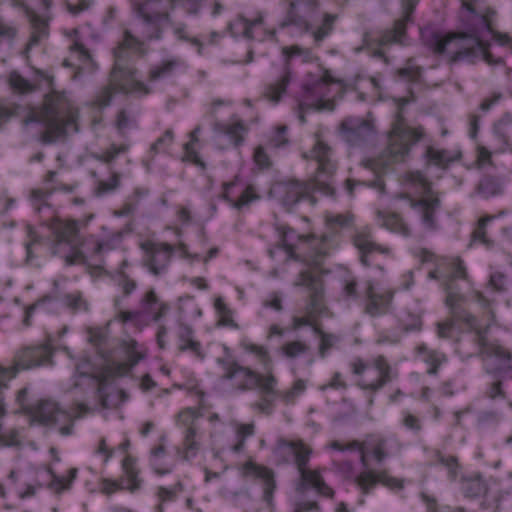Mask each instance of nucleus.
<instances>
[{
    "mask_svg": "<svg viewBox=\"0 0 512 512\" xmlns=\"http://www.w3.org/2000/svg\"><path fill=\"white\" fill-rule=\"evenodd\" d=\"M148 52L145 41L139 40L129 30L114 49V65L106 87L98 89V126L101 124V110L112 104L117 97L128 95L143 96L150 92L149 87L139 80L137 60Z\"/></svg>",
    "mask_w": 512,
    "mask_h": 512,
    "instance_id": "nucleus-7",
    "label": "nucleus"
},
{
    "mask_svg": "<svg viewBox=\"0 0 512 512\" xmlns=\"http://www.w3.org/2000/svg\"><path fill=\"white\" fill-rule=\"evenodd\" d=\"M308 351V346L302 341H290L283 344L280 348V352L287 358H295Z\"/></svg>",
    "mask_w": 512,
    "mask_h": 512,
    "instance_id": "nucleus-55",
    "label": "nucleus"
},
{
    "mask_svg": "<svg viewBox=\"0 0 512 512\" xmlns=\"http://www.w3.org/2000/svg\"><path fill=\"white\" fill-rule=\"evenodd\" d=\"M57 190H63L65 192H72L73 191V186L65 185V184H59L58 186L53 187L49 191H45V190H42V189H36V190L32 191L31 197H32V200L34 201V206H35V209H36L37 212L41 211V205L38 204V202L43 201L53 191H57Z\"/></svg>",
    "mask_w": 512,
    "mask_h": 512,
    "instance_id": "nucleus-56",
    "label": "nucleus"
},
{
    "mask_svg": "<svg viewBox=\"0 0 512 512\" xmlns=\"http://www.w3.org/2000/svg\"><path fill=\"white\" fill-rule=\"evenodd\" d=\"M507 284L506 276L498 271L492 272L489 276L488 288L493 292L502 293Z\"/></svg>",
    "mask_w": 512,
    "mask_h": 512,
    "instance_id": "nucleus-63",
    "label": "nucleus"
},
{
    "mask_svg": "<svg viewBox=\"0 0 512 512\" xmlns=\"http://www.w3.org/2000/svg\"><path fill=\"white\" fill-rule=\"evenodd\" d=\"M141 307L142 310H121L106 327L98 326V359H103V364L98 365V410L118 409L129 399L122 379L132 378L134 369L148 356L146 345L132 337L106 340L109 328L118 323L141 331L151 320L159 321L168 310L153 289L146 292Z\"/></svg>",
    "mask_w": 512,
    "mask_h": 512,
    "instance_id": "nucleus-3",
    "label": "nucleus"
},
{
    "mask_svg": "<svg viewBox=\"0 0 512 512\" xmlns=\"http://www.w3.org/2000/svg\"><path fill=\"white\" fill-rule=\"evenodd\" d=\"M166 435L162 434L160 436V443L153 447L150 452V464L153 468V470L159 474L163 475L166 473L171 472L172 466L167 465L165 463L166 459V449H165V442H166Z\"/></svg>",
    "mask_w": 512,
    "mask_h": 512,
    "instance_id": "nucleus-41",
    "label": "nucleus"
},
{
    "mask_svg": "<svg viewBox=\"0 0 512 512\" xmlns=\"http://www.w3.org/2000/svg\"><path fill=\"white\" fill-rule=\"evenodd\" d=\"M494 218V216L487 215L478 220L471 235L470 246L475 243H480L488 248L492 246L493 242L486 235V227Z\"/></svg>",
    "mask_w": 512,
    "mask_h": 512,
    "instance_id": "nucleus-49",
    "label": "nucleus"
},
{
    "mask_svg": "<svg viewBox=\"0 0 512 512\" xmlns=\"http://www.w3.org/2000/svg\"><path fill=\"white\" fill-rule=\"evenodd\" d=\"M398 181L404 189L412 190L415 197L402 192L397 195V198L408 200L411 207L421 212L424 228L435 231L438 227L435 213L440 206V200L433 190L432 182L420 170L406 171L399 176Z\"/></svg>",
    "mask_w": 512,
    "mask_h": 512,
    "instance_id": "nucleus-12",
    "label": "nucleus"
},
{
    "mask_svg": "<svg viewBox=\"0 0 512 512\" xmlns=\"http://www.w3.org/2000/svg\"><path fill=\"white\" fill-rule=\"evenodd\" d=\"M420 496L422 501L426 505L427 512H465V510L461 507L451 508L446 506L443 507L442 509H439L435 498L430 497L424 492H422Z\"/></svg>",
    "mask_w": 512,
    "mask_h": 512,
    "instance_id": "nucleus-61",
    "label": "nucleus"
},
{
    "mask_svg": "<svg viewBox=\"0 0 512 512\" xmlns=\"http://www.w3.org/2000/svg\"><path fill=\"white\" fill-rule=\"evenodd\" d=\"M50 229L54 237V255H63L68 265L86 261L89 249L85 244L77 247L79 228L76 221L55 219L51 222Z\"/></svg>",
    "mask_w": 512,
    "mask_h": 512,
    "instance_id": "nucleus-17",
    "label": "nucleus"
},
{
    "mask_svg": "<svg viewBox=\"0 0 512 512\" xmlns=\"http://www.w3.org/2000/svg\"><path fill=\"white\" fill-rule=\"evenodd\" d=\"M149 189L144 187H136L133 194L127 199L123 206L114 211V215L117 217H127L132 215L136 209L140 199L148 196Z\"/></svg>",
    "mask_w": 512,
    "mask_h": 512,
    "instance_id": "nucleus-45",
    "label": "nucleus"
},
{
    "mask_svg": "<svg viewBox=\"0 0 512 512\" xmlns=\"http://www.w3.org/2000/svg\"><path fill=\"white\" fill-rule=\"evenodd\" d=\"M18 34V29L13 22L6 20L0 14V42L8 41L12 42Z\"/></svg>",
    "mask_w": 512,
    "mask_h": 512,
    "instance_id": "nucleus-60",
    "label": "nucleus"
},
{
    "mask_svg": "<svg viewBox=\"0 0 512 512\" xmlns=\"http://www.w3.org/2000/svg\"><path fill=\"white\" fill-rule=\"evenodd\" d=\"M414 100L415 95L411 89L408 96L393 98L396 111L391 128L387 132V145L378 156L365 158L362 161L363 167L374 174V179L372 181L347 179L345 184L349 195H353L358 185L374 188L380 194H384L386 190L384 177L393 170L395 164L404 162L412 147L424 137L422 126L411 127L406 121L405 107Z\"/></svg>",
    "mask_w": 512,
    "mask_h": 512,
    "instance_id": "nucleus-5",
    "label": "nucleus"
},
{
    "mask_svg": "<svg viewBox=\"0 0 512 512\" xmlns=\"http://www.w3.org/2000/svg\"><path fill=\"white\" fill-rule=\"evenodd\" d=\"M339 19L338 14L325 13L322 18L321 24L312 31L313 38L316 42L323 41L331 34L334 25Z\"/></svg>",
    "mask_w": 512,
    "mask_h": 512,
    "instance_id": "nucleus-50",
    "label": "nucleus"
},
{
    "mask_svg": "<svg viewBox=\"0 0 512 512\" xmlns=\"http://www.w3.org/2000/svg\"><path fill=\"white\" fill-rule=\"evenodd\" d=\"M420 0H401L403 15L394 22L390 29L379 31L375 36L371 32L363 34V45L358 50L366 49L372 56L388 63L384 48L389 44L405 45L407 40V25L413 20V13Z\"/></svg>",
    "mask_w": 512,
    "mask_h": 512,
    "instance_id": "nucleus-16",
    "label": "nucleus"
},
{
    "mask_svg": "<svg viewBox=\"0 0 512 512\" xmlns=\"http://www.w3.org/2000/svg\"><path fill=\"white\" fill-rule=\"evenodd\" d=\"M29 21L31 24V35L29 41L26 45V50H30L33 47L39 45V43L48 37L49 35V26L48 19L38 15L34 11L28 12Z\"/></svg>",
    "mask_w": 512,
    "mask_h": 512,
    "instance_id": "nucleus-36",
    "label": "nucleus"
},
{
    "mask_svg": "<svg viewBox=\"0 0 512 512\" xmlns=\"http://www.w3.org/2000/svg\"><path fill=\"white\" fill-rule=\"evenodd\" d=\"M424 157L428 165L446 169L451 163L462 158V152L460 150L451 152L446 149H436L433 146H428Z\"/></svg>",
    "mask_w": 512,
    "mask_h": 512,
    "instance_id": "nucleus-34",
    "label": "nucleus"
},
{
    "mask_svg": "<svg viewBox=\"0 0 512 512\" xmlns=\"http://www.w3.org/2000/svg\"><path fill=\"white\" fill-rule=\"evenodd\" d=\"M189 393L196 395L199 398V405L197 407H187L181 410L177 416L176 424L185 429V436L182 446L177 448L179 458L183 460H190L196 456L199 450V444L196 441L197 425L199 419L202 417L203 402L205 393L197 386L189 389Z\"/></svg>",
    "mask_w": 512,
    "mask_h": 512,
    "instance_id": "nucleus-18",
    "label": "nucleus"
},
{
    "mask_svg": "<svg viewBox=\"0 0 512 512\" xmlns=\"http://www.w3.org/2000/svg\"><path fill=\"white\" fill-rule=\"evenodd\" d=\"M217 363L223 371V378L234 381L238 389H258L262 392L263 395L259 401L252 405L255 410L266 415L273 412L275 398H279V391L275 390L276 379L273 375H262L226 357L218 358Z\"/></svg>",
    "mask_w": 512,
    "mask_h": 512,
    "instance_id": "nucleus-10",
    "label": "nucleus"
},
{
    "mask_svg": "<svg viewBox=\"0 0 512 512\" xmlns=\"http://www.w3.org/2000/svg\"><path fill=\"white\" fill-rule=\"evenodd\" d=\"M183 487L180 482L174 484L171 487L159 486L157 490V497L159 499V504L157 505L156 512H164L163 504L166 502L174 501L178 495L182 491ZM113 512H133L132 510L126 509L124 507H115Z\"/></svg>",
    "mask_w": 512,
    "mask_h": 512,
    "instance_id": "nucleus-44",
    "label": "nucleus"
},
{
    "mask_svg": "<svg viewBox=\"0 0 512 512\" xmlns=\"http://www.w3.org/2000/svg\"><path fill=\"white\" fill-rule=\"evenodd\" d=\"M323 0H291L290 7L286 18L280 24V28L284 29L290 25L297 27L303 32H310L312 25L303 16L299 15V11L310 14L315 12L321 5ZM339 6H344L350 0H332Z\"/></svg>",
    "mask_w": 512,
    "mask_h": 512,
    "instance_id": "nucleus-28",
    "label": "nucleus"
},
{
    "mask_svg": "<svg viewBox=\"0 0 512 512\" xmlns=\"http://www.w3.org/2000/svg\"><path fill=\"white\" fill-rule=\"evenodd\" d=\"M255 432L254 423H244L236 425V443L232 446L234 453H240L245 447V441L248 437L252 436Z\"/></svg>",
    "mask_w": 512,
    "mask_h": 512,
    "instance_id": "nucleus-52",
    "label": "nucleus"
},
{
    "mask_svg": "<svg viewBox=\"0 0 512 512\" xmlns=\"http://www.w3.org/2000/svg\"><path fill=\"white\" fill-rule=\"evenodd\" d=\"M206 0H145L132 3L133 12L144 22L149 29L147 38L159 40L163 30L173 26L170 13L181 7L189 14H196L203 7Z\"/></svg>",
    "mask_w": 512,
    "mask_h": 512,
    "instance_id": "nucleus-11",
    "label": "nucleus"
},
{
    "mask_svg": "<svg viewBox=\"0 0 512 512\" xmlns=\"http://www.w3.org/2000/svg\"><path fill=\"white\" fill-rule=\"evenodd\" d=\"M377 217L381 224L389 231L400 234L402 236L409 235V227L400 214L378 211Z\"/></svg>",
    "mask_w": 512,
    "mask_h": 512,
    "instance_id": "nucleus-42",
    "label": "nucleus"
},
{
    "mask_svg": "<svg viewBox=\"0 0 512 512\" xmlns=\"http://www.w3.org/2000/svg\"><path fill=\"white\" fill-rule=\"evenodd\" d=\"M346 91L344 80L332 76L331 71L320 68L318 74L307 73L297 104V117L301 124L310 112L333 111Z\"/></svg>",
    "mask_w": 512,
    "mask_h": 512,
    "instance_id": "nucleus-9",
    "label": "nucleus"
},
{
    "mask_svg": "<svg viewBox=\"0 0 512 512\" xmlns=\"http://www.w3.org/2000/svg\"><path fill=\"white\" fill-rule=\"evenodd\" d=\"M52 349L48 344L26 347L16 355V365L22 369H30L51 362Z\"/></svg>",
    "mask_w": 512,
    "mask_h": 512,
    "instance_id": "nucleus-32",
    "label": "nucleus"
},
{
    "mask_svg": "<svg viewBox=\"0 0 512 512\" xmlns=\"http://www.w3.org/2000/svg\"><path fill=\"white\" fill-rule=\"evenodd\" d=\"M512 126V114L505 113L499 120L493 125V135L497 138L506 148L509 147V136L508 132Z\"/></svg>",
    "mask_w": 512,
    "mask_h": 512,
    "instance_id": "nucleus-46",
    "label": "nucleus"
},
{
    "mask_svg": "<svg viewBox=\"0 0 512 512\" xmlns=\"http://www.w3.org/2000/svg\"><path fill=\"white\" fill-rule=\"evenodd\" d=\"M416 356L427 364V372L429 374H436L440 365L447 360L445 354L429 349L425 344H420L416 347Z\"/></svg>",
    "mask_w": 512,
    "mask_h": 512,
    "instance_id": "nucleus-40",
    "label": "nucleus"
},
{
    "mask_svg": "<svg viewBox=\"0 0 512 512\" xmlns=\"http://www.w3.org/2000/svg\"><path fill=\"white\" fill-rule=\"evenodd\" d=\"M127 149H128V146L126 144H120V145L111 144L107 150H105L101 153L98 152L97 159H98V161H102V162H111L119 154L125 152Z\"/></svg>",
    "mask_w": 512,
    "mask_h": 512,
    "instance_id": "nucleus-62",
    "label": "nucleus"
},
{
    "mask_svg": "<svg viewBox=\"0 0 512 512\" xmlns=\"http://www.w3.org/2000/svg\"><path fill=\"white\" fill-rule=\"evenodd\" d=\"M398 76L411 85H421L423 81V68L412 63L409 60L406 66L397 70Z\"/></svg>",
    "mask_w": 512,
    "mask_h": 512,
    "instance_id": "nucleus-47",
    "label": "nucleus"
},
{
    "mask_svg": "<svg viewBox=\"0 0 512 512\" xmlns=\"http://www.w3.org/2000/svg\"><path fill=\"white\" fill-rule=\"evenodd\" d=\"M241 346L246 352L255 355L261 361L265 362L269 359L268 350L264 345L243 341Z\"/></svg>",
    "mask_w": 512,
    "mask_h": 512,
    "instance_id": "nucleus-64",
    "label": "nucleus"
},
{
    "mask_svg": "<svg viewBox=\"0 0 512 512\" xmlns=\"http://www.w3.org/2000/svg\"><path fill=\"white\" fill-rule=\"evenodd\" d=\"M311 449L302 440L278 439L274 454L281 458L283 462H288L294 458L295 464L301 476V481L297 485V491L303 492L307 489H313L323 497L332 498L333 489L326 484L319 470H310L307 464L310 460Z\"/></svg>",
    "mask_w": 512,
    "mask_h": 512,
    "instance_id": "nucleus-13",
    "label": "nucleus"
},
{
    "mask_svg": "<svg viewBox=\"0 0 512 512\" xmlns=\"http://www.w3.org/2000/svg\"><path fill=\"white\" fill-rule=\"evenodd\" d=\"M248 130L242 120H236L231 123L217 122L214 125V133L217 139H225L226 146H239L243 143Z\"/></svg>",
    "mask_w": 512,
    "mask_h": 512,
    "instance_id": "nucleus-33",
    "label": "nucleus"
},
{
    "mask_svg": "<svg viewBox=\"0 0 512 512\" xmlns=\"http://www.w3.org/2000/svg\"><path fill=\"white\" fill-rule=\"evenodd\" d=\"M282 55L284 66L280 77L275 82L267 84L263 91V98L273 104H277L281 100L292 80L291 60L299 57L302 62L310 63L315 59L311 49L298 45L284 46Z\"/></svg>",
    "mask_w": 512,
    "mask_h": 512,
    "instance_id": "nucleus-20",
    "label": "nucleus"
},
{
    "mask_svg": "<svg viewBox=\"0 0 512 512\" xmlns=\"http://www.w3.org/2000/svg\"><path fill=\"white\" fill-rule=\"evenodd\" d=\"M386 439L380 434H369L363 441L353 440L348 443L333 441L331 448L337 451H356L360 455V461L364 470L354 478V484L360 490L362 496L368 494L377 484H382L392 490H400L404 487V481L391 476L386 470L375 471L369 469V460L382 462L386 456Z\"/></svg>",
    "mask_w": 512,
    "mask_h": 512,
    "instance_id": "nucleus-8",
    "label": "nucleus"
},
{
    "mask_svg": "<svg viewBox=\"0 0 512 512\" xmlns=\"http://www.w3.org/2000/svg\"><path fill=\"white\" fill-rule=\"evenodd\" d=\"M178 309L183 316L200 317L202 315L201 309L197 306L193 296L185 295L178 299Z\"/></svg>",
    "mask_w": 512,
    "mask_h": 512,
    "instance_id": "nucleus-53",
    "label": "nucleus"
},
{
    "mask_svg": "<svg viewBox=\"0 0 512 512\" xmlns=\"http://www.w3.org/2000/svg\"><path fill=\"white\" fill-rule=\"evenodd\" d=\"M461 488L465 497L482 498L481 505L491 512H499L502 502L508 493L500 491V485L495 480H485L479 473L462 479Z\"/></svg>",
    "mask_w": 512,
    "mask_h": 512,
    "instance_id": "nucleus-21",
    "label": "nucleus"
},
{
    "mask_svg": "<svg viewBox=\"0 0 512 512\" xmlns=\"http://www.w3.org/2000/svg\"><path fill=\"white\" fill-rule=\"evenodd\" d=\"M29 413L37 422L46 426H59L61 435L67 436L72 433V416L59 408L52 400L42 399L29 408Z\"/></svg>",
    "mask_w": 512,
    "mask_h": 512,
    "instance_id": "nucleus-23",
    "label": "nucleus"
},
{
    "mask_svg": "<svg viewBox=\"0 0 512 512\" xmlns=\"http://www.w3.org/2000/svg\"><path fill=\"white\" fill-rule=\"evenodd\" d=\"M501 190L502 186L499 180L491 176L483 177L477 186V193L484 198L498 195Z\"/></svg>",
    "mask_w": 512,
    "mask_h": 512,
    "instance_id": "nucleus-51",
    "label": "nucleus"
},
{
    "mask_svg": "<svg viewBox=\"0 0 512 512\" xmlns=\"http://www.w3.org/2000/svg\"><path fill=\"white\" fill-rule=\"evenodd\" d=\"M496 11L492 8H487L486 13L479 17L483 27L487 30V33L491 35L492 39L502 47H509L512 49V36L508 33L500 32L495 29Z\"/></svg>",
    "mask_w": 512,
    "mask_h": 512,
    "instance_id": "nucleus-39",
    "label": "nucleus"
},
{
    "mask_svg": "<svg viewBox=\"0 0 512 512\" xmlns=\"http://www.w3.org/2000/svg\"><path fill=\"white\" fill-rule=\"evenodd\" d=\"M306 390V381L297 379L292 387L288 390L279 391V398L286 404L294 403L296 398L303 394Z\"/></svg>",
    "mask_w": 512,
    "mask_h": 512,
    "instance_id": "nucleus-54",
    "label": "nucleus"
},
{
    "mask_svg": "<svg viewBox=\"0 0 512 512\" xmlns=\"http://www.w3.org/2000/svg\"><path fill=\"white\" fill-rule=\"evenodd\" d=\"M382 289L380 283L374 280L366 282L365 297L367 300L365 311L371 316H378L385 314L392 303L394 291L387 289L382 292L377 290Z\"/></svg>",
    "mask_w": 512,
    "mask_h": 512,
    "instance_id": "nucleus-30",
    "label": "nucleus"
},
{
    "mask_svg": "<svg viewBox=\"0 0 512 512\" xmlns=\"http://www.w3.org/2000/svg\"><path fill=\"white\" fill-rule=\"evenodd\" d=\"M173 33L177 39L191 43L196 48L198 55L202 56L204 54L203 43L197 37L188 36L185 25L180 24L173 26Z\"/></svg>",
    "mask_w": 512,
    "mask_h": 512,
    "instance_id": "nucleus-57",
    "label": "nucleus"
},
{
    "mask_svg": "<svg viewBox=\"0 0 512 512\" xmlns=\"http://www.w3.org/2000/svg\"><path fill=\"white\" fill-rule=\"evenodd\" d=\"M243 477L262 480L263 482V501L272 509L274 506V492L276 490L275 475L272 469L257 464L252 459L247 460L239 467Z\"/></svg>",
    "mask_w": 512,
    "mask_h": 512,
    "instance_id": "nucleus-29",
    "label": "nucleus"
},
{
    "mask_svg": "<svg viewBox=\"0 0 512 512\" xmlns=\"http://www.w3.org/2000/svg\"><path fill=\"white\" fill-rule=\"evenodd\" d=\"M70 390L75 396L77 416L81 417L90 410L86 401L96 397V365L89 357L77 363Z\"/></svg>",
    "mask_w": 512,
    "mask_h": 512,
    "instance_id": "nucleus-19",
    "label": "nucleus"
},
{
    "mask_svg": "<svg viewBox=\"0 0 512 512\" xmlns=\"http://www.w3.org/2000/svg\"><path fill=\"white\" fill-rule=\"evenodd\" d=\"M352 372L355 375L362 376L365 373L371 374L373 379L366 380L364 376L359 381V386L365 390L375 391L381 388L390 380V365L382 355L377 356L371 366L367 365L362 359L358 358L352 362Z\"/></svg>",
    "mask_w": 512,
    "mask_h": 512,
    "instance_id": "nucleus-26",
    "label": "nucleus"
},
{
    "mask_svg": "<svg viewBox=\"0 0 512 512\" xmlns=\"http://www.w3.org/2000/svg\"><path fill=\"white\" fill-rule=\"evenodd\" d=\"M228 32L233 38L244 37L247 40L276 41V30L265 26L264 17L258 14L253 20L238 16L228 24Z\"/></svg>",
    "mask_w": 512,
    "mask_h": 512,
    "instance_id": "nucleus-25",
    "label": "nucleus"
},
{
    "mask_svg": "<svg viewBox=\"0 0 512 512\" xmlns=\"http://www.w3.org/2000/svg\"><path fill=\"white\" fill-rule=\"evenodd\" d=\"M478 0H461L462 8L468 13L460 17L462 30L442 33L430 26L420 27L419 35L424 47L436 56L444 57L449 65H474L483 60L489 66L503 68L509 76L510 69L506 67L503 58L495 57L491 51L489 41L483 39L482 33L487 30L483 27L479 17L486 13L476 11L475 3Z\"/></svg>",
    "mask_w": 512,
    "mask_h": 512,
    "instance_id": "nucleus-4",
    "label": "nucleus"
},
{
    "mask_svg": "<svg viewBox=\"0 0 512 512\" xmlns=\"http://www.w3.org/2000/svg\"><path fill=\"white\" fill-rule=\"evenodd\" d=\"M261 196L254 184L244 183L237 175L231 181L222 184L219 199L238 212L249 209L250 206L260 200Z\"/></svg>",
    "mask_w": 512,
    "mask_h": 512,
    "instance_id": "nucleus-22",
    "label": "nucleus"
},
{
    "mask_svg": "<svg viewBox=\"0 0 512 512\" xmlns=\"http://www.w3.org/2000/svg\"><path fill=\"white\" fill-rule=\"evenodd\" d=\"M331 148L317 138L313 148L303 153V158L315 163V174L306 181L289 179L274 183L269 190L272 198H275L288 212H296L299 207L305 205L313 208L317 199L315 194L334 196L335 188L332 184L336 164L331 160Z\"/></svg>",
    "mask_w": 512,
    "mask_h": 512,
    "instance_id": "nucleus-6",
    "label": "nucleus"
},
{
    "mask_svg": "<svg viewBox=\"0 0 512 512\" xmlns=\"http://www.w3.org/2000/svg\"><path fill=\"white\" fill-rule=\"evenodd\" d=\"M201 128L200 126L195 127L189 133V140L183 146V157L182 161L192 163L201 169L205 168V162L199 155L200 149V136Z\"/></svg>",
    "mask_w": 512,
    "mask_h": 512,
    "instance_id": "nucleus-37",
    "label": "nucleus"
},
{
    "mask_svg": "<svg viewBox=\"0 0 512 512\" xmlns=\"http://www.w3.org/2000/svg\"><path fill=\"white\" fill-rule=\"evenodd\" d=\"M353 244L358 249L360 261L364 266H370L377 255L388 256L390 249L375 243L370 234V229L365 227L353 237Z\"/></svg>",
    "mask_w": 512,
    "mask_h": 512,
    "instance_id": "nucleus-31",
    "label": "nucleus"
},
{
    "mask_svg": "<svg viewBox=\"0 0 512 512\" xmlns=\"http://www.w3.org/2000/svg\"><path fill=\"white\" fill-rule=\"evenodd\" d=\"M174 135L171 130H167L154 144L151 146V152L154 154H170V147L173 143Z\"/></svg>",
    "mask_w": 512,
    "mask_h": 512,
    "instance_id": "nucleus-58",
    "label": "nucleus"
},
{
    "mask_svg": "<svg viewBox=\"0 0 512 512\" xmlns=\"http://www.w3.org/2000/svg\"><path fill=\"white\" fill-rule=\"evenodd\" d=\"M324 222L331 233L321 236L314 233L298 234L289 226L277 225L279 243L268 250L272 260H275L278 254H283L285 265L289 261H299L306 265V268L300 271L294 286L305 288L308 292V299L304 315L293 316L292 330H298L304 326L310 327L313 333L320 337L319 354L321 357H325L340 340L338 336L324 332L319 323V318L325 316L328 310L324 304L323 276L330 271L324 267V262L339 243V235L335 231L353 226L354 215L351 212L326 213Z\"/></svg>",
    "mask_w": 512,
    "mask_h": 512,
    "instance_id": "nucleus-2",
    "label": "nucleus"
},
{
    "mask_svg": "<svg viewBox=\"0 0 512 512\" xmlns=\"http://www.w3.org/2000/svg\"><path fill=\"white\" fill-rule=\"evenodd\" d=\"M339 134L350 146L362 147L376 136L374 119L370 114L366 118L346 117L340 123Z\"/></svg>",
    "mask_w": 512,
    "mask_h": 512,
    "instance_id": "nucleus-24",
    "label": "nucleus"
},
{
    "mask_svg": "<svg viewBox=\"0 0 512 512\" xmlns=\"http://www.w3.org/2000/svg\"><path fill=\"white\" fill-rule=\"evenodd\" d=\"M413 256L421 264H432L429 279L440 281L446 292L445 304L450 318L437 323L439 338L454 339V351L466 359L478 351L487 374L495 381L488 389V397L503 396L502 380L512 378V354L498 342L487 339L489 330L496 324L493 303L481 291L463 294L458 280H467V271L459 256H438L426 248H416Z\"/></svg>",
    "mask_w": 512,
    "mask_h": 512,
    "instance_id": "nucleus-1",
    "label": "nucleus"
},
{
    "mask_svg": "<svg viewBox=\"0 0 512 512\" xmlns=\"http://www.w3.org/2000/svg\"><path fill=\"white\" fill-rule=\"evenodd\" d=\"M178 64H179V61L176 59L165 61L160 66H157V67L151 69L150 74H149V79L151 81H155L160 78L166 77L173 71V69Z\"/></svg>",
    "mask_w": 512,
    "mask_h": 512,
    "instance_id": "nucleus-59",
    "label": "nucleus"
},
{
    "mask_svg": "<svg viewBox=\"0 0 512 512\" xmlns=\"http://www.w3.org/2000/svg\"><path fill=\"white\" fill-rule=\"evenodd\" d=\"M140 248L144 252V264L149 272L154 275L161 274L168 266L173 255H178L182 259L190 261H203L208 263L215 258L219 249L212 247L202 256L200 254H192L189 252L188 246L183 242L177 244L157 243L146 240L140 243Z\"/></svg>",
    "mask_w": 512,
    "mask_h": 512,
    "instance_id": "nucleus-15",
    "label": "nucleus"
},
{
    "mask_svg": "<svg viewBox=\"0 0 512 512\" xmlns=\"http://www.w3.org/2000/svg\"><path fill=\"white\" fill-rule=\"evenodd\" d=\"M30 122L43 123L45 131L40 139L44 144H52L67 134V129L74 125V117L69 111L66 97L58 92H51L46 95L41 111L24 120L25 125Z\"/></svg>",
    "mask_w": 512,
    "mask_h": 512,
    "instance_id": "nucleus-14",
    "label": "nucleus"
},
{
    "mask_svg": "<svg viewBox=\"0 0 512 512\" xmlns=\"http://www.w3.org/2000/svg\"><path fill=\"white\" fill-rule=\"evenodd\" d=\"M430 465H441L447 468L448 479L454 482L458 478L459 464L455 456H444L440 449L425 448Z\"/></svg>",
    "mask_w": 512,
    "mask_h": 512,
    "instance_id": "nucleus-35",
    "label": "nucleus"
},
{
    "mask_svg": "<svg viewBox=\"0 0 512 512\" xmlns=\"http://www.w3.org/2000/svg\"><path fill=\"white\" fill-rule=\"evenodd\" d=\"M214 309L218 317V324L221 326H228L236 328L237 325L233 319V311L224 302L221 296H218L214 300Z\"/></svg>",
    "mask_w": 512,
    "mask_h": 512,
    "instance_id": "nucleus-48",
    "label": "nucleus"
},
{
    "mask_svg": "<svg viewBox=\"0 0 512 512\" xmlns=\"http://www.w3.org/2000/svg\"><path fill=\"white\" fill-rule=\"evenodd\" d=\"M122 470L123 476L120 479L98 480V490L105 494H112L123 489L131 492L139 489L142 480L139 477L136 459L126 454L122 460Z\"/></svg>",
    "mask_w": 512,
    "mask_h": 512,
    "instance_id": "nucleus-27",
    "label": "nucleus"
},
{
    "mask_svg": "<svg viewBox=\"0 0 512 512\" xmlns=\"http://www.w3.org/2000/svg\"><path fill=\"white\" fill-rule=\"evenodd\" d=\"M179 349L181 351H190L196 356H201L202 347L199 341L194 339V331L188 325H180L179 327Z\"/></svg>",
    "mask_w": 512,
    "mask_h": 512,
    "instance_id": "nucleus-43",
    "label": "nucleus"
},
{
    "mask_svg": "<svg viewBox=\"0 0 512 512\" xmlns=\"http://www.w3.org/2000/svg\"><path fill=\"white\" fill-rule=\"evenodd\" d=\"M422 327V320L419 315H411L410 322L408 324L400 323L399 326L393 331L381 332L378 336V343L395 344L400 341L402 335L409 331H419Z\"/></svg>",
    "mask_w": 512,
    "mask_h": 512,
    "instance_id": "nucleus-38",
    "label": "nucleus"
}]
</instances>
